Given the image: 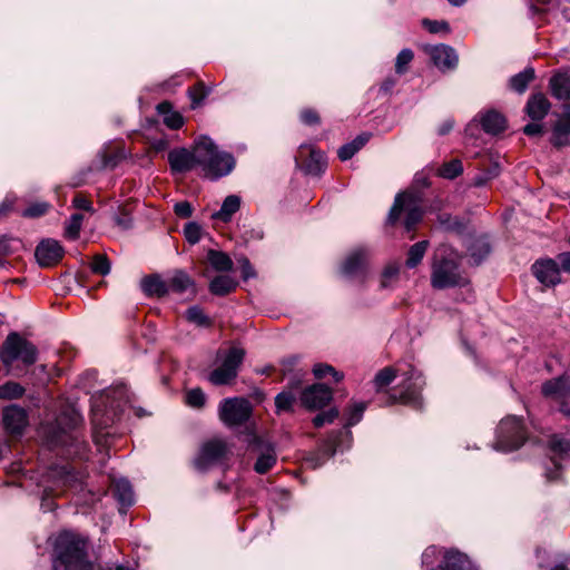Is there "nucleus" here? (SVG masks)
I'll use <instances>...</instances> for the list:
<instances>
[{"instance_id":"nucleus-1","label":"nucleus","mask_w":570,"mask_h":570,"mask_svg":"<svg viewBox=\"0 0 570 570\" xmlns=\"http://www.w3.org/2000/svg\"><path fill=\"white\" fill-rule=\"evenodd\" d=\"M52 570H94L85 539L69 531L60 532L53 543Z\"/></svg>"},{"instance_id":"nucleus-2","label":"nucleus","mask_w":570,"mask_h":570,"mask_svg":"<svg viewBox=\"0 0 570 570\" xmlns=\"http://www.w3.org/2000/svg\"><path fill=\"white\" fill-rule=\"evenodd\" d=\"M428 187V177L424 174L415 176L413 186L396 195L394 204L387 215V224L394 225L405 213L404 227L407 232L412 230L422 219V204L425 197V188Z\"/></svg>"},{"instance_id":"nucleus-3","label":"nucleus","mask_w":570,"mask_h":570,"mask_svg":"<svg viewBox=\"0 0 570 570\" xmlns=\"http://www.w3.org/2000/svg\"><path fill=\"white\" fill-rule=\"evenodd\" d=\"M196 160L204 175L210 179L227 176L235 167L233 155L218 150L215 142L207 136L196 140Z\"/></svg>"},{"instance_id":"nucleus-4","label":"nucleus","mask_w":570,"mask_h":570,"mask_svg":"<svg viewBox=\"0 0 570 570\" xmlns=\"http://www.w3.org/2000/svg\"><path fill=\"white\" fill-rule=\"evenodd\" d=\"M459 254L449 246H442L434 254L433 286L445 288L465 283L459 268Z\"/></svg>"},{"instance_id":"nucleus-5","label":"nucleus","mask_w":570,"mask_h":570,"mask_svg":"<svg viewBox=\"0 0 570 570\" xmlns=\"http://www.w3.org/2000/svg\"><path fill=\"white\" fill-rule=\"evenodd\" d=\"M0 360L7 372H12L16 361H20L24 366L33 365L38 360V348L19 333L12 332L2 344Z\"/></svg>"},{"instance_id":"nucleus-6","label":"nucleus","mask_w":570,"mask_h":570,"mask_svg":"<svg viewBox=\"0 0 570 570\" xmlns=\"http://www.w3.org/2000/svg\"><path fill=\"white\" fill-rule=\"evenodd\" d=\"M245 357V351L240 347H230L224 355L220 365L214 368L207 380L216 386L230 385L238 375Z\"/></svg>"},{"instance_id":"nucleus-7","label":"nucleus","mask_w":570,"mask_h":570,"mask_svg":"<svg viewBox=\"0 0 570 570\" xmlns=\"http://www.w3.org/2000/svg\"><path fill=\"white\" fill-rule=\"evenodd\" d=\"M524 440V431L520 420L514 415H509L501 420L498 426L494 449L511 452L518 450Z\"/></svg>"},{"instance_id":"nucleus-8","label":"nucleus","mask_w":570,"mask_h":570,"mask_svg":"<svg viewBox=\"0 0 570 570\" xmlns=\"http://www.w3.org/2000/svg\"><path fill=\"white\" fill-rule=\"evenodd\" d=\"M253 406L247 399L227 397L218 406L219 420L228 428L245 424L252 416Z\"/></svg>"},{"instance_id":"nucleus-9","label":"nucleus","mask_w":570,"mask_h":570,"mask_svg":"<svg viewBox=\"0 0 570 570\" xmlns=\"http://www.w3.org/2000/svg\"><path fill=\"white\" fill-rule=\"evenodd\" d=\"M229 453L230 449L226 441L222 439L208 440L202 444L198 454L194 459V466L196 470L205 472L223 463Z\"/></svg>"},{"instance_id":"nucleus-10","label":"nucleus","mask_w":570,"mask_h":570,"mask_svg":"<svg viewBox=\"0 0 570 570\" xmlns=\"http://www.w3.org/2000/svg\"><path fill=\"white\" fill-rule=\"evenodd\" d=\"M48 478L53 482L55 488L50 487L45 490V495L42 498V508L47 510H52V503L48 502V497L58 495L57 491L61 489H71L76 488L77 483L80 482L79 473L75 472V470L69 465L53 466L48 472Z\"/></svg>"},{"instance_id":"nucleus-11","label":"nucleus","mask_w":570,"mask_h":570,"mask_svg":"<svg viewBox=\"0 0 570 570\" xmlns=\"http://www.w3.org/2000/svg\"><path fill=\"white\" fill-rule=\"evenodd\" d=\"M249 446L259 454L254 464V470L258 474H265L276 464L277 455L271 442L264 441L257 435H253L249 441Z\"/></svg>"},{"instance_id":"nucleus-12","label":"nucleus","mask_w":570,"mask_h":570,"mask_svg":"<svg viewBox=\"0 0 570 570\" xmlns=\"http://www.w3.org/2000/svg\"><path fill=\"white\" fill-rule=\"evenodd\" d=\"M333 397V391L324 384H313L301 393V403L307 410H318L326 406Z\"/></svg>"},{"instance_id":"nucleus-13","label":"nucleus","mask_w":570,"mask_h":570,"mask_svg":"<svg viewBox=\"0 0 570 570\" xmlns=\"http://www.w3.org/2000/svg\"><path fill=\"white\" fill-rule=\"evenodd\" d=\"M4 430L11 435H21L28 425V413L19 405L12 404L2 410Z\"/></svg>"},{"instance_id":"nucleus-14","label":"nucleus","mask_w":570,"mask_h":570,"mask_svg":"<svg viewBox=\"0 0 570 570\" xmlns=\"http://www.w3.org/2000/svg\"><path fill=\"white\" fill-rule=\"evenodd\" d=\"M535 278L546 286H556L561 283V273L558 261L546 258L537 261L532 265Z\"/></svg>"},{"instance_id":"nucleus-15","label":"nucleus","mask_w":570,"mask_h":570,"mask_svg":"<svg viewBox=\"0 0 570 570\" xmlns=\"http://www.w3.org/2000/svg\"><path fill=\"white\" fill-rule=\"evenodd\" d=\"M63 253L65 250L59 242L46 239L36 247L35 256L40 266L50 267L60 262Z\"/></svg>"},{"instance_id":"nucleus-16","label":"nucleus","mask_w":570,"mask_h":570,"mask_svg":"<svg viewBox=\"0 0 570 570\" xmlns=\"http://www.w3.org/2000/svg\"><path fill=\"white\" fill-rule=\"evenodd\" d=\"M430 60L439 70L446 72L455 69L459 58L450 46L438 45L430 48Z\"/></svg>"},{"instance_id":"nucleus-17","label":"nucleus","mask_w":570,"mask_h":570,"mask_svg":"<svg viewBox=\"0 0 570 570\" xmlns=\"http://www.w3.org/2000/svg\"><path fill=\"white\" fill-rule=\"evenodd\" d=\"M443 203L439 199H434L430 203V215H435V220L441 229L446 232H454L461 234L465 226L458 218L453 217L450 213L442 210Z\"/></svg>"},{"instance_id":"nucleus-18","label":"nucleus","mask_w":570,"mask_h":570,"mask_svg":"<svg viewBox=\"0 0 570 570\" xmlns=\"http://www.w3.org/2000/svg\"><path fill=\"white\" fill-rule=\"evenodd\" d=\"M168 161L170 168L175 173H186L197 166L196 160V144L193 150L189 151L186 148L174 149L168 154Z\"/></svg>"},{"instance_id":"nucleus-19","label":"nucleus","mask_w":570,"mask_h":570,"mask_svg":"<svg viewBox=\"0 0 570 570\" xmlns=\"http://www.w3.org/2000/svg\"><path fill=\"white\" fill-rule=\"evenodd\" d=\"M367 252L364 248L353 250L342 265V273L347 277L363 276L366 269Z\"/></svg>"},{"instance_id":"nucleus-20","label":"nucleus","mask_w":570,"mask_h":570,"mask_svg":"<svg viewBox=\"0 0 570 570\" xmlns=\"http://www.w3.org/2000/svg\"><path fill=\"white\" fill-rule=\"evenodd\" d=\"M433 570H476L472 561L459 551H445L442 560Z\"/></svg>"},{"instance_id":"nucleus-21","label":"nucleus","mask_w":570,"mask_h":570,"mask_svg":"<svg viewBox=\"0 0 570 570\" xmlns=\"http://www.w3.org/2000/svg\"><path fill=\"white\" fill-rule=\"evenodd\" d=\"M542 394L554 400L570 397V376L561 375L542 384Z\"/></svg>"},{"instance_id":"nucleus-22","label":"nucleus","mask_w":570,"mask_h":570,"mask_svg":"<svg viewBox=\"0 0 570 570\" xmlns=\"http://www.w3.org/2000/svg\"><path fill=\"white\" fill-rule=\"evenodd\" d=\"M140 288L148 297H164L169 294L167 281H164L158 274H151L141 278Z\"/></svg>"},{"instance_id":"nucleus-23","label":"nucleus","mask_w":570,"mask_h":570,"mask_svg":"<svg viewBox=\"0 0 570 570\" xmlns=\"http://www.w3.org/2000/svg\"><path fill=\"white\" fill-rule=\"evenodd\" d=\"M551 144L556 147L570 145V110L556 121L552 128Z\"/></svg>"},{"instance_id":"nucleus-24","label":"nucleus","mask_w":570,"mask_h":570,"mask_svg":"<svg viewBox=\"0 0 570 570\" xmlns=\"http://www.w3.org/2000/svg\"><path fill=\"white\" fill-rule=\"evenodd\" d=\"M551 108V104L543 94L532 95L525 106L528 116L534 120H542Z\"/></svg>"},{"instance_id":"nucleus-25","label":"nucleus","mask_w":570,"mask_h":570,"mask_svg":"<svg viewBox=\"0 0 570 570\" xmlns=\"http://www.w3.org/2000/svg\"><path fill=\"white\" fill-rule=\"evenodd\" d=\"M169 292L183 294L190 289L193 294L196 293L195 282L193 278L183 269L174 271L173 275L167 281Z\"/></svg>"},{"instance_id":"nucleus-26","label":"nucleus","mask_w":570,"mask_h":570,"mask_svg":"<svg viewBox=\"0 0 570 570\" xmlns=\"http://www.w3.org/2000/svg\"><path fill=\"white\" fill-rule=\"evenodd\" d=\"M114 497L124 508L134 504L135 495L130 482L126 479H118L114 481Z\"/></svg>"},{"instance_id":"nucleus-27","label":"nucleus","mask_w":570,"mask_h":570,"mask_svg":"<svg viewBox=\"0 0 570 570\" xmlns=\"http://www.w3.org/2000/svg\"><path fill=\"white\" fill-rule=\"evenodd\" d=\"M240 203H242V200H240L239 196H237V195L227 196L224 199L220 209L218 212L214 213L212 215V218L224 222V223L229 222L232 219L233 215L239 210Z\"/></svg>"},{"instance_id":"nucleus-28","label":"nucleus","mask_w":570,"mask_h":570,"mask_svg":"<svg viewBox=\"0 0 570 570\" xmlns=\"http://www.w3.org/2000/svg\"><path fill=\"white\" fill-rule=\"evenodd\" d=\"M552 95L559 100H570V75L557 73L550 79Z\"/></svg>"},{"instance_id":"nucleus-29","label":"nucleus","mask_w":570,"mask_h":570,"mask_svg":"<svg viewBox=\"0 0 570 570\" xmlns=\"http://www.w3.org/2000/svg\"><path fill=\"white\" fill-rule=\"evenodd\" d=\"M157 111L163 116V121L168 128L176 130L184 125L183 116L178 111L173 110L169 101L158 104Z\"/></svg>"},{"instance_id":"nucleus-30","label":"nucleus","mask_w":570,"mask_h":570,"mask_svg":"<svg viewBox=\"0 0 570 570\" xmlns=\"http://www.w3.org/2000/svg\"><path fill=\"white\" fill-rule=\"evenodd\" d=\"M481 125L488 134L497 135L505 129V119L497 111H488L482 115Z\"/></svg>"},{"instance_id":"nucleus-31","label":"nucleus","mask_w":570,"mask_h":570,"mask_svg":"<svg viewBox=\"0 0 570 570\" xmlns=\"http://www.w3.org/2000/svg\"><path fill=\"white\" fill-rule=\"evenodd\" d=\"M327 161L324 153L311 149L309 157L304 165V170L308 175L320 176L326 168Z\"/></svg>"},{"instance_id":"nucleus-32","label":"nucleus","mask_w":570,"mask_h":570,"mask_svg":"<svg viewBox=\"0 0 570 570\" xmlns=\"http://www.w3.org/2000/svg\"><path fill=\"white\" fill-rule=\"evenodd\" d=\"M370 139V135H358L354 140L340 147L337 156L342 161L351 159Z\"/></svg>"},{"instance_id":"nucleus-33","label":"nucleus","mask_w":570,"mask_h":570,"mask_svg":"<svg viewBox=\"0 0 570 570\" xmlns=\"http://www.w3.org/2000/svg\"><path fill=\"white\" fill-rule=\"evenodd\" d=\"M237 283L228 275L216 276L209 284V291L217 296H224L233 292Z\"/></svg>"},{"instance_id":"nucleus-34","label":"nucleus","mask_w":570,"mask_h":570,"mask_svg":"<svg viewBox=\"0 0 570 570\" xmlns=\"http://www.w3.org/2000/svg\"><path fill=\"white\" fill-rule=\"evenodd\" d=\"M207 259L215 271L229 272L233 269V261L224 252L209 249L207 253Z\"/></svg>"},{"instance_id":"nucleus-35","label":"nucleus","mask_w":570,"mask_h":570,"mask_svg":"<svg viewBox=\"0 0 570 570\" xmlns=\"http://www.w3.org/2000/svg\"><path fill=\"white\" fill-rule=\"evenodd\" d=\"M396 377V370L392 366H386L380 370L374 379L373 385L376 392L385 390Z\"/></svg>"},{"instance_id":"nucleus-36","label":"nucleus","mask_w":570,"mask_h":570,"mask_svg":"<svg viewBox=\"0 0 570 570\" xmlns=\"http://www.w3.org/2000/svg\"><path fill=\"white\" fill-rule=\"evenodd\" d=\"M462 173L463 166L459 159H452L448 163H444L436 170V175L445 179H454Z\"/></svg>"},{"instance_id":"nucleus-37","label":"nucleus","mask_w":570,"mask_h":570,"mask_svg":"<svg viewBox=\"0 0 570 570\" xmlns=\"http://www.w3.org/2000/svg\"><path fill=\"white\" fill-rule=\"evenodd\" d=\"M426 248H428V240H422V242H419V243L414 244L413 246H411V248L409 249L406 262H405L406 266L409 268L416 267L423 259Z\"/></svg>"},{"instance_id":"nucleus-38","label":"nucleus","mask_w":570,"mask_h":570,"mask_svg":"<svg viewBox=\"0 0 570 570\" xmlns=\"http://www.w3.org/2000/svg\"><path fill=\"white\" fill-rule=\"evenodd\" d=\"M534 78L533 69H524L510 79V87L517 92H524L531 80Z\"/></svg>"},{"instance_id":"nucleus-39","label":"nucleus","mask_w":570,"mask_h":570,"mask_svg":"<svg viewBox=\"0 0 570 570\" xmlns=\"http://www.w3.org/2000/svg\"><path fill=\"white\" fill-rule=\"evenodd\" d=\"M210 89H207L204 82L199 81L195 86L190 87L187 91L189 99L191 100V109L198 108L209 95Z\"/></svg>"},{"instance_id":"nucleus-40","label":"nucleus","mask_w":570,"mask_h":570,"mask_svg":"<svg viewBox=\"0 0 570 570\" xmlns=\"http://www.w3.org/2000/svg\"><path fill=\"white\" fill-rule=\"evenodd\" d=\"M366 410V403L355 402L345 411V428H351L357 424Z\"/></svg>"},{"instance_id":"nucleus-41","label":"nucleus","mask_w":570,"mask_h":570,"mask_svg":"<svg viewBox=\"0 0 570 570\" xmlns=\"http://www.w3.org/2000/svg\"><path fill=\"white\" fill-rule=\"evenodd\" d=\"M24 387L17 382L9 381L0 385V400H16L24 394Z\"/></svg>"},{"instance_id":"nucleus-42","label":"nucleus","mask_w":570,"mask_h":570,"mask_svg":"<svg viewBox=\"0 0 570 570\" xmlns=\"http://www.w3.org/2000/svg\"><path fill=\"white\" fill-rule=\"evenodd\" d=\"M23 247L22 242L9 235L0 236V255H11Z\"/></svg>"},{"instance_id":"nucleus-43","label":"nucleus","mask_w":570,"mask_h":570,"mask_svg":"<svg viewBox=\"0 0 570 570\" xmlns=\"http://www.w3.org/2000/svg\"><path fill=\"white\" fill-rule=\"evenodd\" d=\"M414 58V53L411 49L405 48L399 52L395 59V72L397 75H404L409 70V66Z\"/></svg>"},{"instance_id":"nucleus-44","label":"nucleus","mask_w":570,"mask_h":570,"mask_svg":"<svg viewBox=\"0 0 570 570\" xmlns=\"http://www.w3.org/2000/svg\"><path fill=\"white\" fill-rule=\"evenodd\" d=\"M313 374L316 379H323L331 374L335 382H340L344 377L343 373L337 372L332 365L324 363L315 364L313 367Z\"/></svg>"},{"instance_id":"nucleus-45","label":"nucleus","mask_w":570,"mask_h":570,"mask_svg":"<svg viewBox=\"0 0 570 570\" xmlns=\"http://www.w3.org/2000/svg\"><path fill=\"white\" fill-rule=\"evenodd\" d=\"M83 216L81 214L71 215L65 228V236L70 239H76L79 236Z\"/></svg>"},{"instance_id":"nucleus-46","label":"nucleus","mask_w":570,"mask_h":570,"mask_svg":"<svg viewBox=\"0 0 570 570\" xmlns=\"http://www.w3.org/2000/svg\"><path fill=\"white\" fill-rule=\"evenodd\" d=\"M469 252L471 256L474 258L475 263H479L485 255L489 254L490 246L484 238H478L469 247Z\"/></svg>"},{"instance_id":"nucleus-47","label":"nucleus","mask_w":570,"mask_h":570,"mask_svg":"<svg viewBox=\"0 0 570 570\" xmlns=\"http://www.w3.org/2000/svg\"><path fill=\"white\" fill-rule=\"evenodd\" d=\"M186 317L189 322L199 326H209L210 320L205 315L204 311L198 306H191L186 311Z\"/></svg>"},{"instance_id":"nucleus-48","label":"nucleus","mask_w":570,"mask_h":570,"mask_svg":"<svg viewBox=\"0 0 570 570\" xmlns=\"http://www.w3.org/2000/svg\"><path fill=\"white\" fill-rule=\"evenodd\" d=\"M90 267L95 274L105 276L109 274L111 264L106 255L98 254L94 257Z\"/></svg>"},{"instance_id":"nucleus-49","label":"nucleus","mask_w":570,"mask_h":570,"mask_svg":"<svg viewBox=\"0 0 570 570\" xmlns=\"http://www.w3.org/2000/svg\"><path fill=\"white\" fill-rule=\"evenodd\" d=\"M186 403L190 407L202 409L206 403V395L199 387L191 389L186 393Z\"/></svg>"},{"instance_id":"nucleus-50","label":"nucleus","mask_w":570,"mask_h":570,"mask_svg":"<svg viewBox=\"0 0 570 570\" xmlns=\"http://www.w3.org/2000/svg\"><path fill=\"white\" fill-rule=\"evenodd\" d=\"M295 401V395L292 391H283L275 397V406L277 412L289 411Z\"/></svg>"},{"instance_id":"nucleus-51","label":"nucleus","mask_w":570,"mask_h":570,"mask_svg":"<svg viewBox=\"0 0 570 570\" xmlns=\"http://www.w3.org/2000/svg\"><path fill=\"white\" fill-rule=\"evenodd\" d=\"M50 208V204L47 202H37L29 205L23 212L22 216L28 218H37L43 216Z\"/></svg>"},{"instance_id":"nucleus-52","label":"nucleus","mask_w":570,"mask_h":570,"mask_svg":"<svg viewBox=\"0 0 570 570\" xmlns=\"http://www.w3.org/2000/svg\"><path fill=\"white\" fill-rule=\"evenodd\" d=\"M184 235L191 245L197 244L202 238V227L195 222H189L184 227Z\"/></svg>"},{"instance_id":"nucleus-53","label":"nucleus","mask_w":570,"mask_h":570,"mask_svg":"<svg viewBox=\"0 0 570 570\" xmlns=\"http://www.w3.org/2000/svg\"><path fill=\"white\" fill-rule=\"evenodd\" d=\"M337 416H338V410L336 407H332L327 411L318 413L313 419V424L315 428H322L325 424L333 423Z\"/></svg>"},{"instance_id":"nucleus-54","label":"nucleus","mask_w":570,"mask_h":570,"mask_svg":"<svg viewBox=\"0 0 570 570\" xmlns=\"http://www.w3.org/2000/svg\"><path fill=\"white\" fill-rule=\"evenodd\" d=\"M399 401L411 406L422 407V397L415 391H405L401 393Z\"/></svg>"},{"instance_id":"nucleus-55","label":"nucleus","mask_w":570,"mask_h":570,"mask_svg":"<svg viewBox=\"0 0 570 570\" xmlns=\"http://www.w3.org/2000/svg\"><path fill=\"white\" fill-rule=\"evenodd\" d=\"M399 271L397 264L387 265L382 273V287H386L392 279H395L399 275Z\"/></svg>"},{"instance_id":"nucleus-56","label":"nucleus","mask_w":570,"mask_h":570,"mask_svg":"<svg viewBox=\"0 0 570 570\" xmlns=\"http://www.w3.org/2000/svg\"><path fill=\"white\" fill-rule=\"evenodd\" d=\"M174 212L178 217L188 218L193 214V207L189 202H179L174 205Z\"/></svg>"},{"instance_id":"nucleus-57","label":"nucleus","mask_w":570,"mask_h":570,"mask_svg":"<svg viewBox=\"0 0 570 570\" xmlns=\"http://www.w3.org/2000/svg\"><path fill=\"white\" fill-rule=\"evenodd\" d=\"M550 448L553 452L567 453L570 451V443L567 440L553 438L550 442Z\"/></svg>"},{"instance_id":"nucleus-58","label":"nucleus","mask_w":570,"mask_h":570,"mask_svg":"<svg viewBox=\"0 0 570 570\" xmlns=\"http://www.w3.org/2000/svg\"><path fill=\"white\" fill-rule=\"evenodd\" d=\"M301 120L306 125H316L320 122V117L315 110L304 109L301 112Z\"/></svg>"},{"instance_id":"nucleus-59","label":"nucleus","mask_w":570,"mask_h":570,"mask_svg":"<svg viewBox=\"0 0 570 570\" xmlns=\"http://www.w3.org/2000/svg\"><path fill=\"white\" fill-rule=\"evenodd\" d=\"M449 32H450V27L446 21L430 20V33H449Z\"/></svg>"},{"instance_id":"nucleus-60","label":"nucleus","mask_w":570,"mask_h":570,"mask_svg":"<svg viewBox=\"0 0 570 570\" xmlns=\"http://www.w3.org/2000/svg\"><path fill=\"white\" fill-rule=\"evenodd\" d=\"M72 204L78 209L92 210L91 203L82 195L78 194L75 196Z\"/></svg>"},{"instance_id":"nucleus-61","label":"nucleus","mask_w":570,"mask_h":570,"mask_svg":"<svg viewBox=\"0 0 570 570\" xmlns=\"http://www.w3.org/2000/svg\"><path fill=\"white\" fill-rule=\"evenodd\" d=\"M523 132L528 136H538L543 132V126L539 122H531L524 126Z\"/></svg>"},{"instance_id":"nucleus-62","label":"nucleus","mask_w":570,"mask_h":570,"mask_svg":"<svg viewBox=\"0 0 570 570\" xmlns=\"http://www.w3.org/2000/svg\"><path fill=\"white\" fill-rule=\"evenodd\" d=\"M558 264L561 269L570 274V252L561 253L557 256Z\"/></svg>"},{"instance_id":"nucleus-63","label":"nucleus","mask_w":570,"mask_h":570,"mask_svg":"<svg viewBox=\"0 0 570 570\" xmlns=\"http://www.w3.org/2000/svg\"><path fill=\"white\" fill-rule=\"evenodd\" d=\"M242 274L244 279H248L255 275L254 269L247 258L242 261Z\"/></svg>"},{"instance_id":"nucleus-64","label":"nucleus","mask_w":570,"mask_h":570,"mask_svg":"<svg viewBox=\"0 0 570 570\" xmlns=\"http://www.w3.org/2000/svg\"><path fill=\"white\" fill-rule=\"evenodd\" d=\"M454 126V121L452 119H445L443 124L438 128V134L444 136L449 134Z\"/></svg>"}]
</instances>
